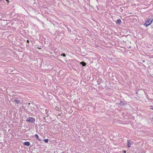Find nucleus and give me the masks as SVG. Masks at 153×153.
<instances>
[{"instance_id":"nucleus-1","label":"nucleus","mask_w":153,"mask_h":153,"mask_svg":"<svg viewBox=\"0 0 153 153\" xmlns=\"http://www.w3.org/2000/svg\"><path fill=\"white\" fill-rule=\"evenodd\" d=\"M153 19L152 18H148L147 19L145 23L143 24L145 26L147 27L149 25H150L152 22Z\"/></svg>"},{"instance_id":"nucleus-2","label":"nucleus","mask_w":153,"mask_h":153,"mask_svg":"<svg viewBox=\"0 0 153 153\" xmlns=\"http://www.w3.org/2000/svg\"><path fill=\"white\" fill-rule=\"evenodd\" d=\"M35 119L32 117L27 118L26 119V121L31 123H34L35 121Z\"/></svg>"},{"instance_id":"nucleus-3","label":"nucleus","mask_w":153,"mask_h":153,"mask_svg":"<svg viewBox=\"0 0 153 153\" xmlns=\"http://www.w3.org/2000/svg\"><path fill=\"white\" fill-rule=\"evenodd\" d=\"M20 100H18L16 98H15L14 100L13 101V102L14 103H16L17 104H19L20 103Z\"/></svg>"},{"instance_id":"nucleus-4","label":"nucleus","mask_w":153,"mask_h":153,"mask_svg":"<svg viewBox=\"0 0 153 153\" xmlns=\"http://www.w3.org/2000/svg\"><path fill=\"white\" fill-rule=\"evenodd\" d=\"M23 144L25 146H29L30 145V142L28 141L25 142Z\"/></svg>"},{"instance_id":"nucleus-5","label":"nucleus","mask_w":153,"mask_h":153,"mask_svg":"<svg viewBox=\"0 0 153 153\" xmlns=\"http://www.w3.org/2000/svg\"><path fill=\"white\" fill-rule=\"evenodd\" d=\"M121 22V21L120 19H117L116 21V23L117 25H120Z\"/></svg>"},{"instance_id":"nucleus-6","label":"nucleus","mask_w":153,"mask_h":153,"mask_svg":"<svg viewBox=\"0 0 153 153\" xmlns=\"http://www.w3.org/2000/svg\"><path fill=\"white\" fill-rule=\"evenodd\" d=\"M127 143H128V148H129L131 146V144L130 143V141L129 140H127Z\"/></svg>"},{"instance_id":"nucleus-7","label":"nucleus","mask_w":153,"mask_h":153,"mask_svg":"<svg viewBox=\"0 0 153 153\" xmlns=\"http://www.w3.org/2000/svg\"><path fill=\"white\" fill-rule=\"evenodd\" d=\"M80 64L83 66H85L86 65V63L84 62H82L80 63Z\"/></svg>"},{"instance_id":"nucleus-8","label":"nucleus","mask_w":153,"mask_h":153,"mask_svg":"<svg viewBox=\"0 0 153 153\" xmlns=\"http://www.w3.org/2000/svg\"><path fill=\"white\" fill-rule=\"evenodd\" d=\"M119 104L121 106H123L124 105L125 103L124 102L121 101L119 103Z\"/></svg>"},{"instance_id":"nucleus-9","label":"nucleus","mask_w":153,"mask_h":153,"mask_svg":"<svg viewBox=\"0 0 153 153\" xmlns=\"http://www.w3.org/2000/svg\"><path fill=\"white\" fill-rule=\"evenodd\" d=\"M35 137H36V138L37 139H38L39 140H40L39 139V136L37 134H36L35 135Z\"/></svg>"},{"instance_id":"nucleus-10","label":"nucleus","mask_w":153,"mask_h":153,"mask_svg":"<svg viewBox=\"0 0 153 153\" xmlns=\"http://www.w3.org/2000/svg\"><path fill=\"white\" fill-rule=\"evenodd\" d=\"M67 30H68L69 32H71V29H70L69 27H67Z\"/></svg>"},{"instance_id":"nucleus-11","label":"nucleus","mask_w":153,"mask_h":153,"mask_svg":"<svg viewBox=\"0 0 153 153\" xmlns=\"http://www.w3.org/2000/svg\"><path fill=\"white\" fill-rule=\"evenodd\" d=\"M45 142L46 143H48V139H46L44 140Z\"/></svg>"},{"instance_id":"nucleus-12","label":"nucleus","mask_w":153,"mask_h":153,"mask_svg":"<svg viewBox=\"0 0 153 153\" xmlns=\"http://www.w3.org/2000/svg\"><path fill=\"white\" fill-rule=\"evenodd\" d=\"M61 55L62 56H63L64 57H65L66 56V55L65 53H62Z\"/></svg>"},{"instance_id":"nucleus-13","label":"nucleus","mask_w":153,"mask_h":153,"mask_svg":"<svg viewBox=\"0 0 153 153\" xmlns=\"http://www.w3.org/2000/svg\"><path fill=\"white\" fill-rule=\"evenodd\" d=\"M5 1L7 2V3L9 4V1L8 0H5Z\"/></svg>"},{"instance_id":"nucleus-14","label":"nucleus","mask_w":153,"mask_h":153,"mask_svg":"<svg viewBox=\"0 0 153 153\" xmlns=\"http://www.w3.org/2000/svg\"><path fill=\"white\" fill-rule=\"evenodd\" d=\"M27 43H29V41L28 40H27Z\"/></svg>"},{"instance_id":"nucleus-15","label":"nucleus","mask_w":153,"mask_h":153,"mask_svg":"<svg viewBox=\"0 0 153 153\" xmlns=\"http://www.w3.org/2000/svg\"><path fill=\"white\" fill-rule=\"evenodd\" d=\"M126 151H123V153H126Z\"/></svg>"},{"instance_id":"nucleus-16","label":"nucleus","mask_w":153,"mask_h":153,"mask_svg":"<svg viewBox=\"0 0 153 153\" xmlns=\"http://www.w3.org/2000/svg\"><path fill=\"white\" fill-rule=\"evenodd\" d=\"M52 96H50L49 97V99H51L52 98Z\"/></svg>"},{"instance_id":"nucleus-17","label":"nucleus","mask_w":153,"mask_h":153,"mask_svg":"<svg viewBox=\"0 0 153 153\" xmlns=\"http://www.w3.org/2000/svg\"><path fill=\"white\" fill-rule=\"evenodd\" d=\"M47 109H46L45 111H46Z\"/></svg>"},{"instance_id":"nucleus-18","label":"nucleus","mask_w":153,"mask_h":153,"mask_svg":"<svg viewBox=\"0 0 153 153\" xmlns=\"http://www.w3.org/2000/svg\"><path fill=\"white\" fill-rule=\"evenodd\" d=\"M143 62H144V61H143Z\"/></svg>"},{"instance_id":"nucleus-19","label":"nucleus","mask_w":153,"mask_h":153,"mask_svg":"<svg viewBox=\"0 0 153 153\" xmlns=\"http://www.w3.org/2000/svg\"><path fill=\"white\" fill-rule=\"evenodd\" d=\"M1 0H0V1H1Z\"/></svg>"}]
</instances>
